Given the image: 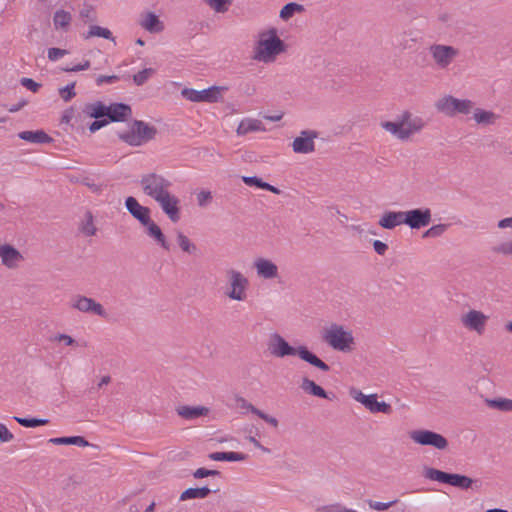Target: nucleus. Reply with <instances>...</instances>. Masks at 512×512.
<instances>
[{"label":"nucleus","instance_id":"1","mask_svg":"<svg viewBox=\"0 0 512 512\" xmlns=\"http://www.w3.org/2000/svg\"><path fill=\"white\" fill-rule=\"evenodd\" d=\"M267 350L276 358L298 356L301 360L324 372H328L330 370L329 365L321 360L316 354L311 352L306 346L300 345L298 347H293L279 333H272L269 336Z\"/></svg>","mask_w":512,"mask_h":512},{"label":"nucleus","instance_id":"2","mask_svg":"<svg viewBox=\"0 0 512 512\" xmlns=\"http://www.w3.org/2000/svg\"><path fill=\"white\" fill-rule=\"evenodd\" d=\"M285 50L284 42L272 29L268 35L263 34L255 48L254 59L265 63L274 61L275 57Z\"/></svg>","mask_w":512,"mask_h":512},{"label":"nucleus","instance_id":"3","mask_svg":"<svg viewBox=\"0 0 512 512\" xmlns=\"http://www.w3.org/2000/svg\"><path fill=\"white\" fill-rule=\"evenodd\" d=\"M322 339L332 349L341 352H351L354 349V337L351 331L342 325L333 323L323 331Z\"/></svg>","mask_w":512,"mask_h":512},{"label":"nucleus","instance_id":"4","mask_svg":"<svg viewBox=\"0 0 512 512\" xmlns=\"http://www.w3.org/2000/svg\"><path fill=\"white\" fill-rule=\"evenodd\" d=\"M157 134V129L150 126L144 121L134 120L131 129L126 132L119 133V138L130 146H141L152 140Z\"/></svg>","mask_w":512,"mask_h":512},{"label":"nucleus","instance_id":"5","mask_svg":"<svg viewBox=\"0 0 512 512\" xmlns=\"http://www.w3.org/2000/svg\"><path fill=\"white\" fill-rule=\"evenodd\" d=\"M226 279L224 294L231 300L245 301L249 287L248 278L242 272L231 268L226 271Z\"/></svg>","mask_w":512,"mask_h":512},{"label":"nucleus","instance_id":"6","mask_svg":"<svg viewBox=\"0 0 512 512\" xmlns=\"http://www.w3.org/2000/svg\"><path fill=\"white\" fill-rule=\"evenodd\" d=\"M435 108L447 117H455L458 114H470L474 108V102L469 99H458L452 95H445L435 102Z\"/></svg>","mask_w":512,"mask_h":512},{"label":"nucleus","instance_id":"7","mask_svg":"<svg viewBox=\"0 0 512 512\" xmlns=\"http://www.w3.org/2000/svg\"><path fill=\"white\" fill-rule=\"evenodd\" d=\"M139 183L144 195L151 199H155L169 191L172 186V182L169 179L156 172H148L141 175Z\"/></svg>","mask_w":512,"mask_h":512},{"label":"nucleus","instance_id":"8","mask_svg":"<svg viewBox=\"0 0 512 512\" xmlns=\"http://www.w3.org/2000/svg\"><path fill=\"white\" fill-rule=\"evenodd\" d=\"M424 477L463 490L471 488L473 483L477 482L466 475L447 473L432 467H426L424 469Z\"/></svg>","mask_w":512,"mask_h":512},{"label":"nucleus","instance_id":"9","mask_svg":"<svg viewBox=\"0 0 512 512\" xmlns=\"http://www.w3.org/2000/svg\"><path fill=\"white\" fill-rule=\"evenodd\" d=\"M429 53L439 69H447L458 57L459 50L454 46L445 44H432Z\"/></svg>","mask_w":512,"mask_h":512},{"label":"nucleus","instance_id":"10","mask_svg":"<svg viewBox=\"0 0 512 512\" xmlns=\"http://www.w3.org/2000/svg\"><path fill=\"white\" fill-rule=\"evenodd\" d=\"M225 90H227V88L221 86H212L200 91L192 88H184L181 94L185 99L191 102L215 103L222 98V92Z\"/></svg>","mask_w":512,"mask_h":512},{"label":"nucleus","instance_id":"11","mask_svg":"<svg viewBox=\"0 0 512 512\" xmlns=\"http://www.w3.org/2000/svg\"><path fill=\"white\" fill-rule=\"evenodd\" d=\"M410 438L422 446H432L439 450H444L448 446L447 439L439 433L430 430H414L409 434Z\"/></svg>","mask_w":512,"mask_h":512},{"label":"nucleus","instance_id":"12","mask_svg":"<svg viewBox=\"0 0 512 512\" xmlns=\"http://www.w3.org/2000/svg\"><path fill=\"white\" fill-rule=\"evenodd\" d=\"M70 306L82 313L94 314L104 318L107 316L106 310L100 303L83 295L73 296Z\"/></svg>","mask_w":512,"mask_h":512},{"label":"nucleus","instance_id":"13","mask_svg":"<svg viewBox=\"0 0 512 512\" xmlns=\"http://www.w3.org/2000/svg\"><path fill=\"white\" fill-rule=\"evenodd\" d=\"M156 201L162 211L167 215L171 222L176 223L180 220V200L177 196L170 193V190L153 199Z\"/></svg>","mask_w":512,"mask_h":512},{"label":"nucleus","instance_id":"14","mask_svg":"<svg viewBox=\"0 0 512 512\" xmlns=\"http://www.w3.org/2000/svg\"><path fill=\"white\" fill-rule=\"evenodd\" d=\"M405 224L411 229H420L430 224L432 213L429 208H416L404 211Z\"/></svg>","mask_w":512,"mask_h":512},{"label":"nucleus","instance_id":"15","mask_svg":"<svg viewBox=\"0 0 512 512\" xmlns=\"http://www.w3.org/2000/svg\"><path fill=\"white\" fill-rule=\"evenodd\" d=\"M487 320L488 316L478 310H469L461 317V322L464 327L476 331L479 334H482L484 331Z\"/></svg>","mask_w":512,"mask_h":512},{"label":"nucleus","instance_id":"16","mask_svg":"<svg viewBox=\"0 0 512 512\" xmlns=\"http://www.w3.org/2000/svg\"><path fill=\"white\" fill-rule=\"evenodd\" d=\"M317 137V132L313 130H304L299 137H296L292 143L293 151L295 153L307 154L315 150L314 139Z\"/></svg>","mask_w":512,"mask_h":512},{"label":"nucleus","instance_id":"17","mask_svg":"<svg viewBox=\"0 0 512 512\" xmlns=\"http://www.w3.org/2000/svg\"><path fill=\"white\" fill-rule=\"evenodd\" d=\"M125 207L127 211L135 218L137 219L142 225L145 223H148V221L151 219L150 214L151 210L149 207L142 206L138 200L133 197L129 196L125 199Z\"/></svg>","mask_w":512,"mask_h":512},{"label":"nucleus","instance_id":"18","mask_svg":"<svg viewBox=\"0 0 512 512\" xmlns=\"http://www.w3.org/2000/svg\"><path fill=\"white\" fill-rule=\"evenodd\" d=\"M0 258L4 266L9 269L18 267L20 261L23 260L22 254L12 245H0Z\"/></svg>","mask_w":512,"mask_h":512},{"label":"nucleus","instance_id":"19","mask_svg":"<svg viewBox=\"0 0 512 512\" xmlns=\"http://www.w3.org/2000/svg\"><path fill=\"white\" fill-rule=\"evenodd\" d=\"M257 276L263 279H274L278 276V266L266 258H257L253 262Z\"/></svg>","mask_w":512,"mask_h":512},{"label":"nucleus","instance_id":"20","mask_svg":"<svg viewBox=\"0 0 512 512\" xmlns=\"http://www.w3.org/2000/svg\"><path fill=\"white\" fill-rule=\"evenodd\" d=\"M106 119L109 122H123L132 115V109L128 104L112 103L108 107Z\"/></svg>","mask_w":512,"mask_h":512},{"label":"nucleus","instance_id":"21","mask_svg":"<svg viewBox=\"0 0 512 512\" xmlns=\"http://www.w3.org/2000/svg\"><path fill=\"white\" fill-rule=\"evenodd\" d=\"M404 211H386L382 214L378 224L387 230H392L395 227L405 224Z\"/></svg>","mask_w":512,"mask_h":512},{"label":"nucleus","instance_id":"22","mask_svg":"<svg viewBox=\"0 0 512 512\" xmlns=\"http://www.w3.org/2000/svg\"><path fill=\"white\" fill-rule=\"evenodd\" d=\"M143 226L146 228V234L152 238L160 247L167 251L170 250V244L166 240L164 233L152 219H150L148 223L143 224Z\"/></svg>","mask_w":512,"mask_h":512},{"label":"nucleus","instance_id":"23","mask_svg":"<svg viewBox=\"0 0 512 512\" xmlns=\"http://www.w3.org/2000/svg\"><path fill=\"white\" fill-rule=\"evenodd\" d=\"M177 414L186 419L193 420L202 416H206L209 413V409L203 406H179L176 408Z\"/></svg>","mask_w":512,"mask_h":512},{"label":"nucleus","instance_id":"24","mask_svg":"<svg viewBox=\"0 0 512 512\" xmlns=\"http://www.w3.org/2000/svg\"><path fill=\"white\" fill-rule=\"evenodd\" d=\"M18 137L24 141H28L36 144H48L53 141V138L50 137L43 130L36 131H22L18 134Z\"/></svg>","mask_w":512,"mask_h":512},{"label":"nucleus","instance_id":"25","mask_svg":"<svg viewBox=\"0 0 512 512\" xmlns=\"http://www.w3.org/2000/svg\"><path fill=\"white\" fill-rule=\"evenodd\" d=\"M364 406L372 413L390 414L392 412L391 405L386 402H379L376 394H371L364 398Z\"/></svg>","mask_w":512,"mask_h":512},{"label":"nucleus","instance_id":"26","mask_svg":"<svg viewBox=\"0 0 512 512\" xmlns=\"http://www.w3.org/2000/svg\"><path fill=\"white\" fill-rule=\"evenodd\" d=\"M265 131L262 121L252 118H244L240 121L237 127V134L239 136L246 135L250 132Z\"/></svg>","mask_w":512,"mask_h":512},{"label":"nucleus","instance_id":"27","mask_svg":"<svg viewBox=\"0 0 512 512\" xmlns=\"http://www.w3.org/2000/svg\"><path fill=\"white\" fill-rule=\"evenodd\" d=\"M218 491H219V488L210 489L207 486H203L200 488H188L181 493L180 500L186 501L189 499H204L211 492L217 493Z\"/></svg>","mask_w":512,"mask_h":512},{"label":"nucleus","instance_id":"28","mask_svg":"<svg viewBox=\"0 0 512 512\" xmlns=\"http://www.w3.org/2000/svg\"><path fill=\"white\" fill-rule=\"evenodd\" d=\"M300 387L304 392L313 396L324 399H331L321 386L306 377L302 379Z\"/></svg>","mask_w":512,"mask_h":512},{"label":"nucleus","instance_id":"29","mask_svg":"<svg viewBox=\"0 0 512 512\" xmlns=\"http://www.w3.org/2000/svg\"><path fill=\"white\" fill-rule=\"evenodd\" d=\"M141 26L150 33H158L164 29V26L158 16L152 12L145 15L144 19L141 21Z\"/></svg>","mask_w":512,"mask_h":512},{"label":"nucleus","instance_id":"30","mask_svg":"<svg viewBox=\"0 0 512 512\" xmlns=\"http://www.w3.org/2000/svg\"><path fill=\"white\" fill-rule=\"evenodd\" d=\"M72 21V15L70 12L63 9H59L54 13L53 24L56 30L67 31Z\"/></svg>","mask_w":512,"mask_h":512},{"label":"nucleus","instance_id":"31","mask_svg":"<svg viewBox=\"0 0 512 512\" xmlns=\"http://www.w3.org/2000/svg\"><path fill=\"white\" fill-rule=\"evenodd\" d=\"M107 107L108 106H106L103 102L96 101L94 103L87 104L84 108V113L95 119L105 118L108 112Z\"/></svg>","mask_w":512,"mask_h":512},{"label":"nucleus","instance_id":"32","mask_svg":"<svg viewBox=\"0 0 512 512\" xmlns=\"http://www.w3.org/2000/svg\"><path fill=\"white\" fill-rule=\"evenodd\" d=\"M55 445H76L79 447H87L91 444L82 436L56 437L49 440Z\"/></svg>","mask_w":512,"mask_h":512},{"label":"nucleus","instance_id":"33","mask_svg":"<svg viewBox=\"0 0 512 512\" xmlns=\"http://www.w3.org/2000/svg\"><path fill=\"white\" fill-rule=\"evenodd\" d=\"M425 126V122L421 117H413L407 125L404 127L403 135L400 136V140L408 139L412 134L421 131Z\"/></svg>","mask_w":512,"mask_h":512},{"label":"nucleus","instance_id":"34","mask_svg":"<svg viewBox=\"0 0 512 512\" xmlns=\"http://www.w3.org/2000/svg\"><path fill=\"white\" fill-rule=\"evenodd\" d=\"M213 461H244L247 455L240 452H213L208 456Z\"/></svg>","mask_w":512,"mask_h":512},{"label":"nucleus","instance_id":"35","mask_svg":"<svg viewBox=\"0 0 512 512\" xmlns=\"http://www.w3.org/2000/svg\"><path fill=\"white\" fill-rule=\"evenodd\" d=\"M242 180L248 186H255L270 191L277 195L281 193L280 189L267 182L262 181V179L258 178L257 176H243Z\"/></svg>","mask_w":512,"mask_h":512},{"label":"nucleus","instance_id":"36","mask_svg":"<svg viewBox=\"0 0 512 512\" xmlns=\"http://www.w3.org/2000/svg\"><path fill=\"white\" fill-rule=\"evenodd\" d=\"M473 118L478 124L490 125L493 124L498 116L492 111L483 110L480 108H473Z\"/></svg>","mask_w":512,"mask_h":512},{"label":"nucleus","instance_id":"37","mask_svg":"<svg viewBox=\"0 0 512 512\" xmlns=\"http://www.w3.org/2000/svg\"><path fill=\"white\" fill-rule=\"evenodd\" d=\"M177 243L181 250L190 255H197L198 248L183 232L177 231L176 233Z\"/></svg>","mask_w":512,"mask_h":512},{"label":"nucleus","instance_id":"38","mask_svg":"<svg viewBox=\"0 0 512 512\" xmlns=\"http://www.w3.org/2000/svg\"><path fill=\"white\" fill-rule=\"evenodd\" d=\"M305 10L304 6L296 2H290L283 6L280 11V18L287 21L294 16L295 13H301Z\"/></svg>","mask_w":512,"mask_h":512},{"label":"nucleus","instance_id":"39","mask_svg":"<svg viewBox=\"0 0 512 512\" xmlns=\"http://www.w3.org/2000/svg\"><path fill=\"white\" fill-rule=\"evenodd\" d=\"M79 230L85 235V236H93L95 235L97 229L93 222V215L91 212H86L85 217L82 220Z\"/></svg>","mask_w":512,"mask_h":512},{"label":"nucleus","instance_id":"40","mask_svg":"<svg viewBox=\"0 0 512 512\" xmlns=\"http://www.w3.org/2000/svg\"><path fill=\"white\" fill-rule=\"evenodd\" d=\"M91 37H102L104 39L114 41L112 33L109 29L103 28L98 25H91L87 34L85 35V39H89Z\"/></svg>","mask_w":512,"mask_h":512},{"label":"nucleus","instance_id":"41","mask_svg":"<svg viewBox=\"0 0 512 512\" xmlns=\"http://www.w3.org/2000/svg\"><path fill=\"white\" fill-rule=\"evenodd\" d=\"M487 404L491 408L498 409L504 412L512 411V400L507 398L491 399L486 400Z\"/></svg>","mask_w":512,"mask_h":512},{"label":"nucleus","instance_id":"42","mask_svg":"<svg viewBox=\"0 0 512 512\" xmlns=\"http://www.w3.org/2000/svg\"><path fill=\"white\" fill-rule=\"evenodd\" d=\"M14 420L23 427L33 428L49 423L48 419L14 417Z\"/></svg>","mask_w":512,"mask_h":512},{"label":"nucleus","instance_id":"43","mask_svg":"<svg viewBox=\"0 0 512 512\" xmlns=\"http://www.w3.org/2000/svg\"><path fill=\"white\" fill-rule=\"evenodd\" d=\"M493 253L502 255L504 257H512V239L502 241L491 248Z\"/></svg>","mask_w":512,"mask_h":512},{"label":"nucleus","instance_id":"44","mask_svg":"<svg viewBox=\"0 0 512 512\" xmlns=\"http://www.w3.org/2000/svg\"><path fill=\"white\" fill-rule=\"evenodd\" d=\"M381 126L386 131L397 136L398 139H400V136L403 135L402 132H404V128L401 126L399 121L398 122L384 121L381 123Z\"/></svg>","mask_w":512,"mask_h":512},{"label":"nucleus","instance_id":"45","mask_svg":"<svg viewBox=\"0 0 512 512\" xmlns=\"http://www.w3.org/2000/svg\"><path fill=\"white\" fill-rule=\"evenodd\" d=\"M448 224H437L432 227H430L428 230H426L423 234L424 238H436L444 234V232L447 230Z\"/></svg>","mask_w":512,"mask_h":512},{"label":"nucleus","instance_id":"46","mask_svg":"<svg viewBox=\"0 0 512 512\" xmlns=\"http://www.w3.org/2000/svg\"><path fill=\"white\" fill-rule=\"evenodd\" d=\"M206 3L216 12L224 13L228 10L231 0H205Z\"/></svg>","mask_w":512,"mask_h":512},{"label":"nucleus","instance_id":"47","mask_svg":"<svg viewBox=\"0 0 512 512\" xmlns=\"http://www.w3.org/2000/svg\"><path fill=\"white\" fill-rule=\"evenodd\" d=\"M154 72L155 71L152 68H145L135 74L133 76V80L136 85L141 86L150 78L151 75L154 74Z\"/></svg>","mask_w":512,"mask_h":512},{"label":"nucleus","instance_id":"48","mask_svg":"<svg viewBox=\"0 0 512 512\" xmlns=\"http://www.w3.org/2000/svg\"><path fill=\"white\" fill-rule=\"evenodd\" d=\"M398 503V500L395 499V500H392L390 502H387V503H384V502H378V501H374V500H367V504L368 506L373 509V510H376V511H385L387 509H389L390 507L396 505Z\"/></svg>","mask_w":512,"mask_h":512},{"label":"nucleus","instance_id":"49","mask_svg":"<svg viewBox=\"0 0 512 512\" xmlns=\"http://www.w3.org/2000/svg\"><path fill=\"white\" fill-rule=\"evenodd\" d=\"M74 87H75V82H72V83L68 84L67 86L59 89V94L65 102L70 101L76 95V93L74 91Z\"/></svg>","mask_w":512,"mask_h":512},{"label":"nucleus","instance_id":"50","mask_svg":"<svg viewBox=\"0 0 512 512\" xmlns=\"http://www.w3.org/2000/svg\"><path fill=\"white\" fill-rule=\"evenodd\" d=\"M67 54H69L68 50L56 47L49 48L47 51V56L50 61H57L60 58L66 56Z\"/></svg>","mask_w":512,"mask_h":512},{"label":"nucleus","instance_id":"51","mask_svg":"<svg viewBox=\"0 0 512 512\" xmlns=\"http://www.w3.org/2000/svg\"><path fill=\"white\" fill-rule=\"evenodd\" d=\"M212 201V194L210 191L207 190H201L197 194V204L200 207H206L208 204H210Z\"/></svg>","mask_w":512,"mask_h":512},{"label":"nucleus","instance_id":"52","mask_svg":"<svg viewBox=\"0 0 512 512\" xmlns=\"http://www.w3.org/2000/svg\"><path fill=\"white\" fill-rule=\"evenodd\" d=\"M317 510L321 512H356V510L342 507L340 504L322 506Z\"/></svg>","mask_w":512,"mask_h":512},{"label":"nucleus","instance_id":"53","mask_svg":"<svg viewBox=\"0 0 512 512\" xmlns=\"http://www.w3.org/2000/svg\"><path fill=\"white\" fill-rule=\"evenodd\" d=\"M20 84L34 93H36L41 87L40 83H37L33 79L26 77L21 78Z\"/></svg>","mask_w":512,"mask_h":512},{"label":"nucleus","instance_id":"54","mask_svg":"<svg viewBox=\"0 0 512 512\" xmlns=\"http://www.w3.org/2000/svg\"><path fill=\"white\" fill-rule=\"evenodd\" d=\"M240 408L242 409H245L246 411L248 412H251L257 416L260 415L261 413V410H259L258 408H256L254 405H252L251 403H249L247 400H245L244 398H239L237 400Z\"/></svg>","mask_w":512,"mask_h":512},{"label":"nucleus","instance_id":"55","mask_svg":"<svg viewBox=\"0 0 512 512\" xmlns=\"http://www.w3.org/2000/svg\"><path fill=\"white\" fill-rule=\"evenodd\" d=\"M81 183L92 190L94 193H101L103 190V185L92 182L88 177L83 178Z\"/></svg>","mask_w":512,"mask_h":512},{"label":"nucleus","instance_id":"56","mask_svg":"<svg viewBox=\"0 0 512 512\" xmlns=\"http://www.w3.org/2000/svg\"><path fill=\"white\" fill-rule=\"evenodd\" d=\"M119 80V77L117 75H100L96 78V84L97 86H101L104 83H115Z\"/></svg>","mask_w":512,"mask_h":512},{"label":"nucleus","instance_id":"57","mask_svg":"<svg viewBox=\"0 0 512 512\" xmlns=\"http://www.w3.org/2000/svg\"><path fill=\"white\" fill-rule=\"evenodd\" d=\"M108 123H109V120H107L106 118L96 119L95 121H93L90 124L89 130L91 133H94V132L98 131L99 129H101L102 127L106 126Z\"/></svg>","mask_w":512,"mask_h":512},{"label":"nucleus","instance_id":"58","mask_svg":"<svg viewBox=\"0 0 512 512\" xmlns=\"http://www.w3.org/2000/svg\"><path fill=\"white\" fill-rule=\"evenodd\" d=\"M14 435L7 429V427L0 423V440L2 442H9L13 440Z\"/></svg>","mask_w":512,"mask_h":512},{"label":"nucleus","instance_id":"59","mask_svg":"<svg viewBox=\"0 0 512 512\" xmlns=\"http://www.w3.org/2000/svg\"><path fill=\"white\" fill-rule=\"evenodd\" d=\"M373 248L377 254L384 255L388 250V245L380 240H375L373 242Z\"/></svg>","mask_w":512,"mask_h":512},{"label":"nucleus","instance_id":"60","mask_svg":"<svg viewBox=\"0 0 512 512\" xmlns=\"http://www.w3.org/2000/svg\"><path fill=\"white\" fill-rule=\"evenodd\" d=\"M90 68V61L86 60L82 64L75 65L73 67H66L63 70L66 72H78Z\"/></svg>","mask_w":512,"mask_h":512},{"label":"nucleus","instance_id":"61","mask_svg":"<svg viewBox=\"0 0 512 512\" xmlns=\"http://www.w3.org/2000/svg\"><path fill=\"white\" fill-rule=\"evenodd\" d=\"M80 17L94 21L96 19L93 8L91 6L85 7L80 11Z\"/></svg>","mask_w":512,"mask_h":512},{"label":"nucleus","instance_id":"62","mask_svg":"<svg viewBox=\"0 0 512 512\" xmlns=\"http://www.w3.org/2000/svg\"><path fill=\"white\" fill-rule=\"evenodd\" d=\"M258 417L275 428L278 426V420L275 417H272V416L264 413L263 411H261V413Z\"/></svg>","mask_w":512,"mask_h":512},{"label":"nucleus","instance_id":"63","mask_svg":"<svg viewBox=\"0 0 512 512\" xmlns=\"http://www.w3.org/2000/svg\"><path fill=\"white\" fill-rule=\"evenodd\" d=\"M55 340L64 341L65 344L68 346H72L76 343V341L71 336H69L67 334H58L57 336H55Z\"/></svg>","mask_w":512,"mask_h":512},{"label":"nucleus","instance_id":"64","mask_svg":"<svg viewBox=\"0 0 512 512\" xmlns=\"http://www.w3.org/2000/svg\"><path fill=\"white\" fill-rule=\"evenodd\" d=\"M499 229L512 228V217L503 218L497 223Z\"/></svg>","mask_w":512,"mask_h":512}]
</instances>
